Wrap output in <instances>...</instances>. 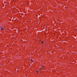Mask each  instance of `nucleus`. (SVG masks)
Listing matches in <instances>:
<instances>
[{
  "instance_id": "obj_1",
  "label": "nucleus",
  "mask_w": 77,
  "mask_h": 77,
  "mask_svg": "<svg viewBox=\"0 0 77 77\" xmlns=\"http://www.w3.org/2000/svg\"><path fill=\"white\" fill-rule=\"evenodd\" d=\"M1 30H4V29H3V28L1 27Z\"/></svg>"
},
{
  "instance_id": "obj_5",
  "label": "nucleus",
  "mask_w": 77,
  "mask_h": 77,
  "mask_svg": "<svg viewBox=\"0 0 77 77\" xmlns=\"http://www.w3.org/2000/svg\"><path fill=\"white\" fill-rule=\"evenodd\" d=\"M42 43H43V42H42Z\"/></svg>"
},
{
  "instance_id": "obj_2",
  "label": "nucleus",
  "mask_w": 77,
  "mask_h": 77,
  "mask_svg": "<svg viewBox=\"0 0 77 77\" xmlns=\"http://www.w3.org/2000/svg\"><path fill=\"white\" fill-rule=\"evenodd\" d=\"M42 69V68H40V70H42V69Z\"/></svg>"
},
{
  "instance_id": "obj_6",
  "label": "nucleus",
  "mask_w": 77,
  "mask_h": 77,
  "mask_svg": "<svg viewBox=\"0 0 77 77\" xmlns=\"http://www.w3.org/2000/svg\"><path fill=\"white\" fill-rule=\"evenodd\" d=\"M42 68H44V66H42Z\"/></svg>"
},
{
  "instance_id": "obj_4",
  "label": "nucleus",
  "mask_w": 77,
  "mask_h": 77,
  "mask_svg": "<svg viewBox=\"0 0 77 77\" xmlns=\"http://www.w3.org/2000/svg\"><path fill=\"white\" fill-rule=\"evenodd\" d=\"M37 73H38V71H37Z\"/></svg>"
},
{
  "instance_id": "obj_3",
  "label": "nucleus",
  "mask_w": 77,
  "mask_h": 77,
  "mask_svg": "<svg viewBox=\"0 0 77 77\" xmlns=\"http://www.w3.org/2000/svg\"><path fill=\"white\" fill-rule=\"evenodd\" d=\"M30 60V61H32V60Z\"/></svg>"
}]
</instances>
